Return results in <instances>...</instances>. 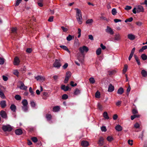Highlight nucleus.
Masks as SVG:
<instances>
[{
	"label": "nucleus",
	"instance_id": "f257e3e1",
	"mask_svg": "<svg viewBox=\"0 0 147 147\" xmlns=\"http://www.w3.org/2000/svg\"><path fill=\"white\" fill-rule=\"evenodd\" d=\"M75 9L76 10V17L77 20L79 24L82 23V18L81 14V12L80 10L78 8H75Z\"/></svg>",
	"mask_w": 147,
	"mask_h": 147
},
{
	"label": "nucleus",
	"instance_id": "f03ea898",
	"mask_svg": "<svg viewBox=\"0 0 147 147\" xmlns=\"http://www.w3.org/2000/svg\"><path fill=\"white\" fill-rule=\"evenodd\" d=\"M22 110L25 112H26L28 109V102L26 99H24L22 101Z\"/></svg>",
	"mask_w": 147,
	"mask_h": 147
},
{
	"label": "nucleus",
	"instance_id": "7ed1b4c3",
	"mask_svg": "<svg viewBox=\"0 0 147 147\" xmlns=\"http://www.w3.org/2000/svg\"><path fill=\"white\" fill-rule=\"evenodd\" d=\"M2 129L4 131H10L12 129V127L9 125H3L2 127Z\"/></svg>",
	"mask_w": 147,
	"mask_h": 147
},
{
	"label": "nucleus",
	"instance_id": "20e7f679",
	"mask_svg": "<svg viewBox=\"0 0 147 147\" xmlns=\"http://www.w3.org/2000/svg\"><path fill=\"white\" fill-rule=\"evenodd\" d=\"M88 48L85 46L81 47L79 49V50L82 55H83L84 52L86 53L88 51Z\"/></svg>",
	"mask_w": 147,
	"mask_h": 147
},
{
	"label": "nucleus",
	"instance_id": "39448f33",
	"mask_svg": "<svg viewBox=\"0 0 147 147\" xmlns=\"http://www.w3.org/2000/svg\"><path fill=\"white\" fill-rule=\"evenodd\" d=\"M53 65L54 67L57 68V69L59 68L61 66V64L60 63V61L58 59H55Z\"/></svg>",
	"mask_w": 147,
	"mask_h": 147
},
{
	"label": "nucleus",
	"instance_id": "423d86ee",
	"mask_svg": "<svg viewBox=\"0 0 147 147\" xmlns=\"http://www.w3.org/2000/svg\"><path fill=\"white\" fill-rule=\"evenodd\" d=\"M121 35L119 33L115 34L114 38V41H118L121 40Z\"/></svg>",
	"mask_w": 147,
	"mask_h": 147
},
{
	"label": "nucleus",
	"instance_id": "0eeeda50",
	"mask_svg": "<svg viewBox=\"0 0 147 147\" xmlns=\"http://www.w3.org/2000/svg\"><path fill=\"white\" fill-rule=\"evenodd\" d=\"M106 32L110 34L111 35H113L114 33V32L113 29L109 26H107V29L105 30Z\"/></svg>",
	"mask_w": 147,
	"mask_h": 147
},
{
	"label": "nucleus",
	"instance_id": "6e6552de",
	"mask_svg": "<svg viewBox=\"0 0 147 147\" xmlns=\"http://www.w3.org/2000/svg\"><path fill=\"white\" fill-rule=\"evenodd\" d=\"M137 13L143 12L144 10V8L141 5H138L136 7Z\"/></svg>",
	"mask_w": 147,
	"mask_h": 147
},
{
	"label": "nucleus",
	"instance_id": "1a4fd4ad",
	"mask_svg": "<svg viewBox=\"0 0 147 147\" xmlns=\"http://www.w3.org/2000/svg\"><path fill=\"white\" fill-rule=\"evenodd\" d=\"M35 78L37 81H39L40 82H42L45 80V78L41 76H38L35 77Z\"/></svg>",
	"mask_w": 147,
	"mask_h": 147
},
{
	"label": "nucleus",
	"instance_id": "9d476101",
	"mask_svg": "<svg viewBox=\"0 0 147 147\" xmlns=\"http://www.w3.org/2000/svg\"><path fill=\"white\" fill-rule=\"evenodd\" d=\"M19 83L20 84V86L18 87L21 89L22 90H26L27 88V87L25 86L24 83L20 81Z\"/></svg>",
	"mask_w": 147,
	"mask_h": 147
},
{
	"label": "nucleus",
	"instance_id": "9b49d317",
	"mask_svg": "<svg viewBox=\"0 0 147 147\" xmlns=\"http://www.w3.org/2000/svg\"><path fill=\"white\" fill-rule=\"evenodd\" d=\"M0 115L3 118L6 119L7 118V115L6 112L3 111H1L0 112Z\"/></svg>",
	"mask_w": 147,
	"mask_h": 147
},
{
	"label": "nucleus",
	"instance_id": "f8f14e48",
	"mask_svg": "<svg viewBox=\"0 0 147 147\" xmlns=\"http://www.w3.org/2000/svg\"><path fill=\"white\" fill-rule=\"evenodd\" d=\"M20 61L19 59L17 57H16L14 59L13 64L14 65H17L19 64Z\"/></svg>",
	"mask_w": 147,
	"mask_h": 147
},
{
	"label": "nucleus",
	"instance_id": "ddd939ff",
	"mask_svg": "<svg viewBox=\"0 0 147 147\" xmlns=\"http://www.w3.org/2000/svg\"><path fill=\"white\" fill-rule=\"evenodd\" d=\"M127 38L130 40H133L136 37L134 35L132 34H129L127 35Z\"/></svg>",
	"mask_w": 147,
	"mask_h": 147
},
{
	"label": "nucleus",
	"instance_id": "4468645a",
	"mask_svg": "<svg viewBox=\"0 0 147 147\" xmlns=\"http://www.w3.org/2000/svg\"><path fill=\"white\" fill-rule=\"evenodd\" d=\"M104 143V139L102 137H101L100 138V139L98 142V144L99 146H102Z\"/></svg>",
	"mask_w": 147,
	"mask_h": 147
},
{
	"label": "nucleus",
	"instance_id": "2eb2a0df",
	"mask_svg": "<svg viewBox=\"0 0 147 147\" xmlns=\"http://www.w3.org/2000/svg\"><path fill=\"white\" fill-rule=\"evenodd\" d=\"M114 87L111 84H110L108 87V91L109 92H111L114 91Z\"/></svg>",
	"mask_w": 147,
	"mask_h": 147
},
{
	"label": "nucleus",
	"instance_id": "dca6fc26",
	"mask_svg": "<svg viewBox=\"0 0 147 147\" xmlns=\"http://www.w3.org/2000/svg\"><path fill=\"white\" fill-rule=\"evenodd\" d=\"M81 145L84 147H86L89 145L88 142L87 141H83L81 143Z\"/></svg>",
	"mask_w": 147,
	"mask_h": 147
},
{
	"label": "nucleus",
	"instance_id": "f3484780",
	"mask_svg": "<svg viewBox=\"0 0 147 147\" xmlns=\"http://www.w3.org/2000/svg\"><path fill=\"white\" fill-rule=\"evenodd\" d=\"M15 133L17 135H21L22 133V131L21 129H18L15 130Z\"/></svg>",
	"mask_w": 147,
	"mask_h": 147
},
{
	"label": "nucleus",
	"instance_id": "a211bd4d",
	"mask_svg": "<svg viewBox=\"0 0 147 147\" xmlns=\"http://www.w3.org/2000/svg\"><path fill=\"white\" fill-rule=\"evenodd\" d=\"M61 89L65 91H67L69 89L68 86H66L65 85H63L61 86Z\"/></svg>",
	"mask_w": 147,
	"mask_h": 147
},
{
	"label": "nucleus",
	"instance_id": "6ab92c4d",
	"mask_svg": "<svg viewBox=\"0 0 147 147\" xmlns=\"http://www.w3.org/2000/svg\"><path fill=\"white\" fill-rule=\"evenodd\" d=\"M115 129L117 131H121L122 130V127L119 125L116 126Z\"/></svg>",
	"mask_w": 147,
	"mask_h": 147
},
{
	"label": "nucleus",
	"instance_id": "aec40b11",
	"mask_svg": "<svg viewBox=\"0 0 147 147\" xmlns=\"http://www.w3.org/2000/svg\"><path fill=\"white\" fill-rule=\"evenodd\" d=\"M124 92L123 88L122 87H120L118 90L117 91V94H122Z\"/></svg>",
	"mask_w": 147,
	"mask_h": 147
},
{
	"label": "nucleus",
	"instance_id": "412c9836",
	"mask_svg": "<svg viewBox=\"0 0 147 147\" xmlns=\"http://www.w3.org/2000/svg\"><path fill=\"white\" fill-rule=\"evenodd\" d=\"M81 93V90L78 88H76L74 91V94L75 95H78Z\"/></svg>",
	"mask_w": 147,
	"mask_h": 147
},
{
	"label": "nucleus",
	"instance_id": "4be33fe9",
	"mask_svg": "<svg viewBox=\"0 0 147 147\" xmlns=\"http://www.w3.org/2000/svg\"><path fill=\"white\" fill-rule=\"evenodd\" d=\"M0 104L1 107L3 108H5L6 106V102L5 100H3L0 102Z\"/></svg>",
	"mask_w": 147,
	"mask_h": 147
},
{
	"label": "nucleus",
	"instance_id": "5701e85b",
	"mask_svg": "<svg viewBox=\"0 0 147 147\" xmlns=\"http://www.w3.org/2000/svg\"><path fill=\"white\" fill-rule=\"evenodd\" d=\"M60 47L65 50L67 51L69 53H70V51L69 50L67 47L65 45H60Z\"/></svg>",
	"mask_w": 147,
	"mask_h": 147
},
{
	"label": "nucleus",
	"instance_id": "b1692460",
	"mask_svg": "<svg viewBox=\"0 0 147 147\" xmlns=\"http://www.w3.org/2000/svg\"><path fill=\"white\" fill-rule=\"evenodd\" d=\"M29 91L30 94V95L32 97L35 96L34 92L33 91L32 88L30 87L29 88Z\"/></svg>",
	"mask_w": 147,
	"mask_h": 147
},
{
	"label": "nucleus",
	"instance_id": "393cba45",
	"mask_svg": "<svg viewBox=\"0 0 147 147\" xmlns=\"http://www.w3.org/2000/svg\"><path fill=\"white\" fill-rule=\"evenodd\" d=\"M10 108L12 111L13 112L16 111V107L15 105L13 104L11 105L10 106Z\"/></svg>",
	"mask_w": 147,
	"mask_h": 147
},
{
	"label": "nucleus",
	"instance_id": "a878e982",
	"mask_svg": "<svg viewBox=\"0 0 147 147\" xmlns=\"http://www.w3.org/2000/svg\"><path fill=\"white\" fill-rule=\"evenodd\" d=\"M60 109V108L59 106H55L53 108V111L54 112H57Z\"/></svg>",
	"mask_w": 147,
	"mask_h": 147
},
{
	"label": "nucleus",
	"instance_id": "bb28decb",
	"mask_svg": "<svg viewBox=\"0 0 147 147\" xmlns=\"http://www.w3.org/2000/svg\"><path fill=\"white\" fill-rule=\"evenodd\" d=\"M101 49L100 48H99L96 50V54L98 55H99L101 54Z\"/></svg>",
	"mask_w": 147,
	"mask_h": 147
},
{
	"label": "nucleus",
	"instance_id": "cd10ccee",
	"mask_svg": "<svg viewBox=\"0 0 147 147\" xmlns=\"http://www.w3.org/2000/svg\"><path fill=\"white\" fill-rule=\"evenodd\" d=\"M89 80L90 83L92 84H94L95 82L94 78L93 77L90 78Z\"/></svg>",
	"mask_w": 147,
	"mask_h": 147
},
{
	"label": "nucleus",
	"instance_id": "c85d7f7f",
	"mask_svg": "<svg viewBox=\"0 0 147 147\" xmlns=\"http://www.w3.org/2000/svg\"><path fill=\"white\" fill-rule=\"evenodd\" d=\"M93 22V20L92 19H90L87 20L86 22L87 24L91 25Z\"/></svg>",
	"mask_w": 147,
	"mask_h": 147
},
{
	"label": "nucleus",
	"instance_id": "c756f323",
	"mask_svg": "<svg viewBox=\"0 0 147 147\" xmlns=\"http://www.w3.org/2000/svg\"><path fill=\"white\" fill-rule=\"evenodd\" d=\"M134 57H135V59L136 62L138 64V65H140L141 63H140V60L138 59V58L137 57V56L136 55H135Z\"/></svg>",
	"mask_w": 147,
	"mask_h": 147
},
{
	"label": "nucleus",
	"instance_id": "7c9ffc66",
	"mask_svg": "<svg viewBox=\"0 0 147 147\" xmlns=\"http://www.w3.org/2000/svg\"><path fill=\"white\" fill-rule=\"evenodd\" d=\"M141 74L143 76L145 77L146 76L147 72L144 70H142V71Z\"/></svg>",
	"mask_w": 147,
	"mask_h": 147
},
{
	"label": "nucleus",
	"instance_id": "2f4dec72",
	"mask_svg": "<svg viewBox=\"0 0 147 147\" xmlns=\"http://www.w3.org/2000/svg\"><path fill=\"white\" fill-rule=\"evenodd\" d=\"M141 57L143 60H145L147 59V56L145 54H142V55Z\"/></svg>",
	"mask_w": 147,
	"mask_h": 147
},
{
	"label": "nucleus",
	"instance_id": "473e14b6",
	"mask_svg": "<svg viewBox=\"0 0 147 147\" xmlns=\"http://www.w3.org/2000/svg\"><path fill=\"white\" fill-rule=\"evenodd\" d=\"M147 49V45H145L143 46L142 48L139 50L140 52H142L144 50L146 49Z\"/></svg>",
	"mask_w": 147,
	"mask_h": 147
},
{
	"label": "nucleus",
	"instance_id": "72a5a7b5",
	"mask_svg": "<svg viewBox=\"0 0 147 147\" xmlns=\"http://www.w3.org/2000/svg\"><path fill=\"white\" fill-rule=\"evenodd\" d=\"M79 53H78L77 54L78 56V59L79 60V62L81 63H82L83 62V59H81L79 56Z\"/></svg>",
	"mask_w": 147,
	"mask_h": 147
},
{
	"label": "nucleus",
	"instance_id": "f704fd0d",
	"mask_svg": "<svg viewBox=\"0 0 147 147\" xmlns=\"http://www.w3.org/2000/svg\"><path fill=\"white\" fill-rule=\"evenodd\" d=\"M111 13L112 14L114 15L115 16L116 14L117 13V11H116V9L115 8H113L111 11Z\"/></svg>",
	"mask_w": 147,
	"mask_h": 147
},
{
	"label": "nucleus",
	"instance_id": "c9c22d12",
	"mask_svg": "<svg viewBox=\"0 0 147 147\" xmlns=\"http://www.w3.org/2000/svg\"><path fill=\"white\" fill-rule=\"evenodd\" d=\"M46 117L48 121H50L52 117L51 115L49 114H47Z\"/></svg>",
	"mask_w": 147,
	"mask_h": 147
},
{
	"label": "nucleus",
	"instance_id": "e433bc0d",
	"mask_svg": "<svg viewBox=\"0 0 147 147\" xmlns=\"http://www.w3.org/2000/svg\"><path fill=\"white\" fill-rule=\"evenodd\" d=\"M31 139L34 143H36L38 141V139L37 138L35 137H32Z\"/></svg>",
	"mask_w": 147,
	"mask_h": 147
},
{
	"label": "nucleus",
	"instance_id": "4c0bfd02",
	"mask_svg": "<svg viewBox=\"0 0 147 147\" xmlns=\"http://www.w3.org/2000/svg\"><path fill=\"white\" fill-rule=\"evenodd\" d=\"M128 66L127 65L125 64L124 65V68L123 70V73L124 74L127 71V69Z\"/></svg>",
	"mask_w": 147,
	"mask_h": 147
},
{
	"label": "nucleus",
	"instance_id": "58836bf2",
	"mask_svg": "<svg viewBox=\"0 0 147 147\" xmlns=\"http://www.w3.org/2000/svg\"><path fill=\"white\" fill-rule=\"evenodd\" d=\"M15 98L18 100H20L21 99V96L19 95H16L15 96Z\"/></svg>",
	"mask_w": 147,
	"mask_h": 147
},
{
	"label": "nucleus",
	"instance_id": "ea45409f",
	"mask_svg": "<svg viewBox=\"0 0 147 147\" xmlns=\"http://www.w3.org/2000/svg\"><path fill=\"white\" fill-rule=\"evenodd\" d=\"M103 115L104 117L106 119H109V117L107 113L106 112H105L103 114Z\"/></svg>",
	"mask_w": 147,
	"mask_h": 147
},
{
	"label": "nucleus",
	"instance_id": "a19ab883",
	"mask_svg": "<svg viewBox=\"0 0 147 147\" xmlns=\"http://www.w3.org/2000/svg\"><path fill=\"white\" fill-rule=\"evenodd\" d=\"M43 0H39L38 2V5L40 7H42L43 6V4L42 3Z\"/></svg>",
	"mask_w": 147,
	"mask_h": 147
},
{
	"label": "nucleus",
	"instance_id": "79ce46f5",
	"mask_svg": "<svg viewBox=\"0 0 147 147\" xmlns=\"http://www.w3.org/2000/svg\"><path fill=\"white\" fill-rule=\"evenodd\" d=\"M68 98V95L65 94H63L62 96V98L63 100H66Z\"/></svg>",
	"mask_w": 147,
	"mask_h": 147
},
{
	"label": "nucleus",
	"instance_id": "37998d69",
	"mask_svg": "<svg viewBox=\"0 0 147 147\" xmlns=\"http://www.w3.org/2000/svg\"><path fill=\"white\" fill-rule=\"evenodd\" d=\"M133 20V18L132 17H131L128 19H126L125 20V22L126 23L127 22H131Z\"/></svg>",
	"mask_w": 147,
	"mask_h": 147
},
{
	"label": "nucleus",
	"instance_id": "c03bdc74",
	"mask_svg": "<svg viewBox=\"0 0 147 147\" xmlns=\"http://www.w3.org/2000/svg\"><path fill=\"white\" fill-rule=\"evenodd\" d=\"M107 139L108 141L109 142H111L113 140V138L112 136H109L107 137Z\"/></svg>",
	"mask_w": 147,
	"mask_h": 147
},
{
	"label": "nucleus",
	"instance_id": "a18cd8bd",
	"mask_svg": "<svg viewBox=\"0 0 147 147\" xmlns=\"http://www.w3.org/2000/svg\"><path fill=\"white\" fill-rule=\"evenodd\" d=\"M5 62V59L3 58H0V65L3 64Z\"/></svg>",
	"mask_w": 147,
	"mask_h": 147
},
{
	"label": "nucleus",
	"instance_id": "49530a36",
	"mask_svg": "<svg viewBox=\"0 0 147 147\" xmlns=\"http://www.w3.org/2000/svg\"><path fill=\"white\" fill-rule=\"evenodd\" d=\"M71 76V73L69 71L67 72L66 73V75L65 77H67L68 78H69Z\"/></svg>",
	"mask_w": 147,
	"mask_h": 147
},
{
	"label": "nucleus",
	"instance_id": "de8ad7c7",
	"mask_svg": "<svg viewBox=\"0 0 147 147\" xmlns=\"http://www.w3.org/2000/svg\"><path fill=\"white\" fill-rule=\"evenodd\" d=\"M17 28L16 27L13 28L11 29V32L13 33H16Z\"/></svg>",
	"mask_w": 147,
	"mask_h": 147
},
{
	"label": "nucleus",
	"instance_id": "09e8293b",
	"mask_svg": "<svg viewBox=\"0 0 147 147\" xmlns=\"http://www.w3.org/2000/svg\"><path fill=\"white\" fill-rule=\"evenodd\" d=\"M78 38H79L80 37L81 35V30L80 28L78 29Z\"/></svg>",
	"mask_w": 147,
	"mask_h": 147
},
{
	"label": "nucleus",
	"instance_id": "8fccbe9b",
	"mask_svg": "<svg viewBox=\"0 0 147 147\" xmlns=\"http://www.w3.org/2000/svg\"><path fill=\"white\" fill-rule=\"evenodd\" d=\"M66 39L68 41L71 40L72 39V36L70 35H69L67 37Z\"/></svg>",
	"mask_w": 147,
	"mask_h": 147
},
{
	"label": "nucleus",
	"instance_id": "3c124183",
	"mask_svg": "<svg viewBox=\"0 0 147 147\" xmlns=\"http://www.w3.org/2000/svg\"><path fill=\"white\" fill-rule=\"evenodd\" d=\"M31 106L32 107H34L36 106L35 103L33 101H31L30 102Z\"/></svg>",
	"mask_w": 147,
	"mask_h": 147
},
{
	"label": "nucleus",
	"instance_id": "603ef678",
	"mask_svg": "<svg viewBox=\"0 0 147 147\" xmlns=\"http://www.w3.org/2000/svg\"><path fill=\"white\" fill-rule=\"evenodd\" d=\"M13 74L15 75L18 76L19 74V72H18V70H14L13 71Z\"/></svg>",
	"mask_w": 147,
	"mask_h": 147
},
{
	"label": "nucleus",
	"instance_id": "864d4df0",
	"mask_svg": "<svg viewBox=\"0 0 147 147\" xmlns=\"http://www.w3.org/2000/svg\"><path fill=\"white\" fill-rule=\"evenodd\" d=\"M22 1V0H17L15 3V6H18Z\"/></svg>",
	"mask_w": 147,
	"mask_h": 147
},
{
	"label": "nucleus",
	"instance_id": "5fc2aeb1",
	"mask_svg": "<svg viewBox=\"0 0 147 147\" xmlns=\"http://www.w3.org/2000/svg\"><path fill=\"white\" fill-rule=\"evenodd\" d=\"M97 107L99 109V110L101 111H102V106L99 103H98Z\"/></svg>",
	"mask_w": 147,
	"mask_h": 147
},
{
	"label": "nucleus",
	"instance_id": "6e6d98bb",
	"mask_svg": "<svg viewBox=\"0 0 147 147\" xmlns=\"http://www.w3.org/2000/svg\"><path fill=\"white\" fill-rule=\"evenodd\" d=\"M95 97L98 98L100 97V93L98 91H97L95 93Z\"/></svg>",
	"mask_w": 147,
	"mask_h": 147
},
{
	"label": "nucleus",
	"instance_id": "4d7b16f0",
	"mask_svg": "<svg viewBox=\"0 0 147 147\" xmlns=\"http://www.w3.org/2000/svg\"><path fill=\"white\" fill-rule=\"evenodd\" d=\"M0 96L2 98H5V96L3 92H0Z\"/></svg>",
	"mask_w": 147,
	"mask_h": 147
},
{
	"label": "nucleus",
	"instance_id": "13d9d810",
	"mask_svg": "<svg viewBox=\"0 0 147 147\" xmlns=\"http://www.w3.org/2000/svg\"><path fill=\"white\" fill-rule=\"evenodd\" d=\"M131 6H129L128 5H127L125 7V9L126 10H130L131 9Z\"/></svg>",
	"mask_w": 147,
	"mask_h": 147
},
{
	"label": "nucleus",
	"instance_id": "bf43d9fd",
	"mask_svg": "<svg viewBox=\"0 0 147 147\" xmlns=\"http://www.w3.org/2000/svg\"><path fill=\"white\" fill-rule=\"evenodd\" d=\"M121 101L119 100L116 103V105L117 106H119L121 105Z\"/></svg>",
	"mask_w": 147,
	"mask_h": 147
},
{
	"label": "nucleus",
	"instance_id": "052dcab7",
	"mask_svg": "<svg viewBox=\"0 0 147 147\" xmlns=\"http://www.w3.org/2000/svg\"><path fill=\"white\" fill-rule=\"evenodd\" d=\"M132 112L133 114L135 115L137 113H138V111L136 109H133Z\"/></svg>",
	"mask_w": 147,
	"mask_h": 147
},
{
	"label": "nucleus",
	"instance_id": "680f3d73",
	"mask_svg": "<svg viewBox=\"0 0 147 147\" xmlns=\"http://www.w3.org/2000/svg\"><path fill=\"white\" fill-rule=\"evenodd\" d=\"M101 129L102 131H106L107 130L105 126H102L101 127Z\"/></svg>",
	"mask_w": 147,
	"mask_h": 147
},
{
	"label": "nucleus",
	"instance_id": "e2e57ef3",
	"mask_svg": "<svg viewBox=\"0 0 147 147\" xmlns=\"http://www.w3.org/2000/svg\"><path fill=\"white\" fill-rule=\"evenodd\" d=\"M61 28L64 32H66L68 30L67 28L64 27V26H61Z\"/></svg>",
	"mask_w": 147,
	"mask_h": 147
},
{
	"label": "nucleus",
	"instance_id": "0e129e2a",
	"mask_svg": "<svg viewBox=\"0 0 147 147\" xmlns=\"http://www.w3.org/2000/svg\"><path fill=\"white\" fill-rule=\"evenodd\" d=\"M74 82L72 81H71L70 82V85L72 87H74L77 85L76 83H75L74 84Z\"/></svg>",
	"mask_w": 147,
	"mask_h": 147
},
{
	"label": "nucleus",
	"instance_id": "69168bd1",
	"mask_svg": "<svg viewBox=\"0 0 147 147\" xmlns=\"http://www.w3.org/2000/svg\"><path fill=\"white\" fill-rule=\"evenodd\" d=\"M133 140H129L128 141V144L131 146H132L133 145Z\"/></svg>",
	"mask_w": 147,
	"mask_h": 147
},
{
	"label": "nucleus",
	"instance_id": "338daca9",
	"mask_svg": "<svg viewBox=\"0 0 147 147\" xmlns=\"http://www.w3.org/2000/svg\"><path fill=\"white\" fill-rule=\"evenodd\" d=\"M88 38L90 40H94V38L92 35L91 34L89 35L88 36Z\"/></svg>",
	"mask_w": 147,
	"mask_h": 147
},
{
	"label": "nucleus",
	"instance_id": "774afa93",
	"mask_svg": "<svg viewBox=\"0 0 147 147\" xmlns=\"http://www.w3.org/2000/svg\"><path fill=\"white\" fill-rule=\"evenodd\" d=\"M53 16L50 17L48 20V21L50 22H52L53 21Z\"/></svg>",
	"mask_w": 147,
	"mask_h": 147
}]
</instances>
